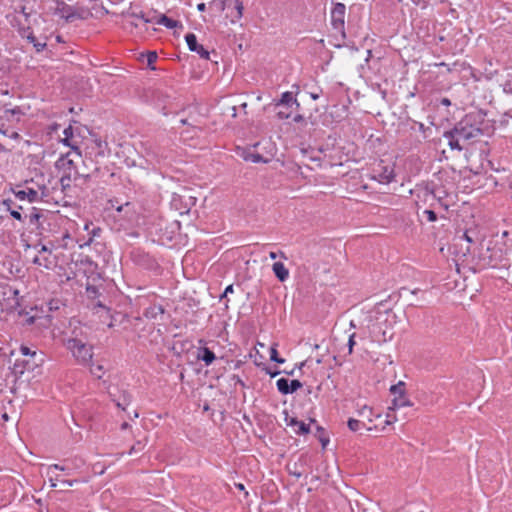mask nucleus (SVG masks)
<instances>
[{"label": "nucleus", "instance_id": "49", "mask_svg": "<svg viewBox=\"0 0 512 512\" xmlns=\"http://www.w3.org/2000/svg\"><path fill=\"white\" fill-rule=\"evenodd\" d=\"M420 192H422L424 194L425 197H430V198H434V195L432 192H430L428 189H423L421 190Z\"/></svg>", "mask_w": 512, "mask_h": 512}, {"label": "nucleus", "instance_id": "18", "mask_svg": "<svg viewBox=\"0 0 512 512\" xmlns=\"http://www.w3.org/2000/svg\"><path fill=\"white\" fill-rule=\"evenodd\" d=\"M197 358L205 363L206 366H209L216 359V356L213 351H211L207 347H203L199 349Z\"/></svg>", "mask_w": 512, "mask_h": 512}, {"label": "nucleus", "instance_id": "32", "mask_svg": "<svg viewBox=\"0 0 512 512\" xmlns=\"http://www.w3.org/2000/svg\"><path fill=\"white\" fill-rule=\"evenodd\" d=\"M503 91L505 93L512 94V76L509 75L503 83Z\"/></svg>", "mask_w": 512, "mask_h": 512}, {"label": "nucleus", "instance_id": "33", "mask_svg": "<svg viewBox=\"0 0 512 512\" xmlns=\"http://www.w3.org/2000/svg\"><path fill=\"white\" fill-rule=\"evenodd\" d=\"M301 387H302V383L299 380L295 379V380L289 381L290 394L296 392Z\"/></svg>", "mask_w": 512, "mask_h": 512}, {"label": "nucleus", "instance_id": "45", "mask_svg": "<svg viewBox=\"0 0 512 512\" xmlns=\"http://www.w3.org/2000/svg\"><path fill=\"white\" fill-rule=\"evenodd\" d=\"M42 253H49L51 254V249L48 248L46 245H41V248L39 250V255Z\"/></svg>", "mask_w": 512, "mask_h": 512}, {"label": "nucleus", "instance_id": "57", "mask_svg": "<svg viewBox=\"0 0 512 512\" xmlns=\"http://www.w3.org/2000/svg\"><path fill=\"white\" fill-rule=\"evenodd\" d=\"M2 419H3L4 421H7V420L9 419L8 414H7V413H4V414L2 415Z\"/></svg>", "mask_w": 512, "mask_h": 512}, {"label": "nucleus", "instance_id": "16", "mask_svg": "<svg viewBox=\"0 0 512 512\" xmlns=\"http://www.w3.org/2000/svg\"><path fill=\"white\" fill-rule=\"evenodd\" d=\"M272 270L277 277V279L281 282H284L289 277V270L285 267L282 262H275L272 265Z\"/></svg>", "mask_w": 512, "mask_h": 512}, {"label": "nucleus", "instance_id": "7", "mask_svg": "<svg viewBox=\"0 0 512 512\" xmlns=\"http://www.w3.org/2000/svg\"><path fill=\"white\" fill-rule=\"evenodd\" d=\"M29 223L36 226L38 229L44 230V223L48 221L49 224L55 223L57 217L51 215L49 212H44L41 209L33 207L29 214Z\"/></svg>", "mask_w": 512, "mask_h": 512}, {"label": "nucleus", "instance_id": "14", "mask_svg": "<svg viewBox=\"0 0 512 512\" xmlns=\"http://www.w3.org/2000/svg\"><path fill=\"white\" fill-rule=\"evenodd\" d=\"M370 333L372 340L379 343L391 340L393 337V333L391 331L387 329L383 330L378 323L373 325Z\"/></svg>", "mask_w": 512, "mask_h": 512}, {"label": "nucleus", "instance_id": "3", "mask_svg": "<svg viewBox=\"0 0 512 512\" xmlns=\"http://www.w3.org/2000/svg\"><path fill=\"white\" fill-rule=\"evenodd\" d=\"M55 15L64 19L66 22H74L75 20L87 19L91 12L83 6H72L66 4L63 0H56Z\"/></svg>", "mask_w": 512, "mask_h": 512}, {"label": "nucleus", "instance_id": "21", "mask_svg": "<svg viewBox=\"0 0 512 512\" xmlns=\"http://www.w3.org/2000/svg\"><path fill=\"white\" fill-rule=\"evenodd\" d=\"M32 262L35 265L40 266V267H44L46 269H50L53 266V261L51 260V258L48 257V256H45V255H42V254L36 255L33 258Z\"/></svg>", "mask_w": 512, "mask_h": 512}, {"label": "nucleus", "instance_id": "9", "mask_svg": "<svg viewBox=\"0 0 512 512\" xmlns=\"http://www.w3.org/2000/svg\"><path fill=\"white\" fill-rule=\"evenodd\" d=\"M107 209H115L126 220H131L135 213L132 203L129 201L121 203L118 199L108 200Z\"/></svg>", "mask_w": 512, "mask_h": 512}, {"label": "nucleus", "instance_id": "24", "mask_svg": "<svg viewBox=\"0 0 512 512\" xmlns=\"http://www.w3.org/2000/svg\"><path fill=\"white\" fill-rule=\"evenodd\" d=\"M277 389L280 393L287 395L290 394L289 380L286 378H280L276 382Z\"/></svg>", "mask_w": 512, "mask_h": 512}, {"label": "nucleus", "instance_id": "58", "mask_svg": "<svg viewBox=\"0 0 512 512\" xmlns=\"http://www.w3.org/2000/svg\"><path fill=\"white\" fill-rule=\"evenodd\" d=\"M236 487L239 489V490H244V485L239 483V484H236Z\"/></svg>", "mask_w": 512, "mask_h": 512}, {"label": "nucleus", "instance_id": "41", "mask_svg": "<svg viewBox=\"0 0 512 512\" xmlns=\"http://www.w3.org/2000/svg\"><path fill=\"white\" fill-rule=\"evenodd\" d=\"M278 256H280V257H281V258H283V259H286V256H285V254H284L282 251H280L279 253L274 252V251H271V252L269 253V257H270V259H272V260H275Z\"/></svg>", "mask_w": 512, "mask_h": 512}, {"label": "nucleus", "instance_id": "20", "mask_svg": "<svg viewBox=\"0 0 512 512\" xmlns=\"http://www.w3.org/2000/svg\"><path fill=\"white\" fill-rule=\"evenodd\" d=\"M164 313L161 305H152L145 309L144 316L148 319H156L159 315Z\"/></svg>", "mask_w": 512, "mask_h": 512}, {"label": "nucleus", "instance_id": "28", "mask_svg": "<svg viewBox=\"0 0 512 512\" xmlns=\"http://www.w3.org/2000/svg\"><path fill=\"white\" fill-rule=\"evenodd\" d=\"M393 405L396 408H400V407L410 406L411 404H410L409 400L406 397H404V395L402 394L393 400Z\"/></svg>", "mask_w": 512, "mask_h": 512}, {"label": "nucleus", "instance_id": "61", "mask_svg": "<svg viewBox=\"0 0 512 512\" xmlns=\"http://www.w3.org/2000/svg\"><path fill=\"white\" fill-rule=\"evenodd\" d=\"M442 103L445 105H448V104H450V101L448 99H443Z\"/></svg>", "mask_w": 512, "mask_h": 512}, {"label": "nucleus", "instance_id": "22", "mask_svg": "<svg viewBox=\"0 0 512 512\" xmlns=\"http://www.w3.org/2000/svg\"><path fill=\"white\" fill-rule=\"evenodd\" d=\"M157 24L163 25L164 27L168 29H174L178 26V21L167 17L166 15H161L159 19L157 20Z\"/></svg>", "mask_w": 512, "mask_h": 512}, {"label": "nucleus", "instance_id": "17", "mask_svg": "<svg viewBox=\"0 0 512 512\" xmlns=\"http://www.w3.org/2000/svg\"><path fill=\"white\" fill-rule=\"evenodd\" d=\"M63 134H64V139L62 140V143L68 147H71L74 154L78 157V158H81V152L79 150V148L74 145L73 143L70 142V138L73 136V129H72V126H68L64 129L63 131Z\"/></svg>", "mask_w": 512, "mask_h": 512}, {"label": "nucleus", "instance_id": "4", "mask_svg": "<svg viewBox=\"0 0 512 512\" xmlns=\"http://www.w3.org/2000/svg\"><path fill=\"white\" fill-rule=\"evenodd\" d=\"M395 164L380 160L371 169L370 178L380 184H390L395 180Z\"/></svg>", "mask_w": 512, "mask_h": 512}, {"label": "nucleus", "instance_id": "52", "mask_svg": "<svg viewBox=\"0 0 512 512\" xmlns=\"http://www.w3.org/2000/svg\"><path fill=\"white\" fill-rule=\"evenodd\" d=\"M156 53L155 52H152L150 55H149V58H148V62L151 63L152 61H154L156 59Z\"/></svg>", "mask_w": 512, "mask_h": 512}, {"label": "nucleus", "instance_id": "63", "mask_svg": "<svg viewBox=\"0 0 512 512\" xmlns=\"http://www.w3.org/2000/svg\"><path fill=\"white\" fill-rule=\"evenodd\" d=\"M241 107L245 109L247 107V104L246 103H242Z\"/></svg>", "mask_w": 512, "mask_h": 512}, {"label": "nucleus", "instance_id": "64", "mask_svg": "<svg viewBox=\"0 0 512 512\" xmlns=\"http://www.w3.org/2000/svg\"><path fill=\"white\" fill-rule=\"evenodd\" d=\"M304 365H305V363H304V362H301V363L299 364V368L301 369Z\"/></svg>", "mask_w": 512, "mask_h": 512}, {"label": "nucleus", "instance_id": "5", "mask_svg": "<svg viewBox=\"0 0 512 512\" xmlns=\"http://www.w3.org/2000/svg\"><path fill=\"white\" fill-rule=\"evenodd\" d=\"M12 193L19 201H26L28 203H35L42 201L46 196L45 187L33 188L26 183L25 185H18L12 189Z\"/></svg>", "mask_w": 512, "mask_h": 512}, {"label": "nucleus", "instance_id": "31", "mask_svg": "<svg viewBox=\"0 0 512 512\" xmlns=\"http://www.w3.org/2000/svg\"><path fill=\"white\" fill-rule=\"evenodd\" d=\"M404 386H405V384L400 381L397 385L391 386L390 391L394 395H396V394L402 395L404 392Z\"/></svg>", "mask_w": 512, "mask_h": 512}, {"label": "nucleus", "instance_id": "56", "mask_svg": "<svg viewBox=\"0 0 512 512\" xmlns=\"http://www.w3.org/2000/svg\"><path fill=\"white\" fill-rule=\"evenodd\" d=\"M129 427V424L127 422L122 423L121 429L125 430Z\"/></svg>", "mask_w": 512, "mask_h": 512}, {"label": "nucleus", "instance_id": "46", "mask_svg": "<svg viewBox=\"0 0 512 512\" xmlns=\"http://www.w3.org/2000/svg\"><path fill=\"white\" fill-rule=\"evenodd\" d=\"M49 476H50L49 481H50V483H51V487H53V488H54V487H56V486H57L56 481H58V480H59V479H58V477H57V476H56V477H53V476H52V474H51V475H49Z\"/></svg>", "mask_w": 512, "mask_h": 512}, {"label": "nucleus", "instance_id": "35", "mask_svg": "<svg viewBox=\"0 0 512 512\" xmlns=\"http://www.w3.org/2000/svg\"><path fill=\"white\" fill-rule=\"evenodd\" d=\"M355 336H356V334H355V333H352V334H350V335H349L348 344H347V345H348V353H349V354H352V352H353V347H354V345L356 344V342H355Z\"/></svg>", "mask_w": 512, "mask_h": 512}, {"label": "nucleus", "instance_id": "8", "mask_svg": "<svg viewBox=\"0 0 512 512\" xmlns=\"http://www.w3.org/2000/svg\"><path fill=\"white\" fill-rule=\"evenodd\" d=\"M392 422L393 420L390 418V415H386V418L383 421V425L381 427L379 425H368L364 420H358L355 418H350L347 422V425L352 432H357L361 429H366L367 431H382Z\"/></svg>", "mask_w": 512, "mask_h": 512}, {"label": "nucleus", "instance_id": "26", "mask_svg": "<svg viewBox=\"0 0 512 512\" xmlns=\"http://www.w3.org/2000/svg\"><path fill=\"white\" fill-rule=\"evenodd\" d=\"M3 204L7 207V209L9 210L10 212V215L16 219V220H19V221H22L23 220V217L19 211V209H12L11 208V204H12V201L11 200H5L3 202Z\"/></svg>", "mask_w": 512, "mask_h": 512}, {"label": "nucleus", "instance_id": "51", "mask_svg": "<svg viewBox=\"0 0 512 512\" xmlns=\"http://www.w3.org/2000/svg\"><path fill=\"white\" fill-rule=\"evenodd\" d=\"M197 9H198L200 12L205 11V9H206V5H205V3H199V4L197 5Z\"/></svg>", "mask_w": 512, "mask_h": 512}, {"label": "nucleus", "instance_id": "12", "mask_svg": "<svg viewBox=\"0 0 512 512\" xmlns=\"http://www.w3.org/2000/svg\"><path fill=\"white\" fill-rule=\"evenodd\" d=\"M185 40L190 51L197 53L203 59H209V52L202 45L198 44L195 34H186Z\"/></svg>", "mask_w": 512, "mask_h": 512}, {"label": "nucleus", "instance_id": "44", "mask_svg": "<svg viewBox=\"0 0 512 512\" xmlns=\"http://www.w3.org/2000/svg\"><path fill=\"white\" fill-rule=\"evenodd\" d=\"M226 113L227 114H230L231 117L235 118L236 117V106L235 105H231L227 108L226 110Z\"/></svg>", "mask_w": 512, "mask_h": 512}, {"label": "nucleus", "instance_id": "27", "mask_svg": "<svg viewBox=\"0 0 512 512\" xmlns=\"http://www.w3.org/2000/svg\"><path fill=\"white\" fill-rule=\"evenodd\" d=\"M270 360L273 361V362H276L278 364H283L285 362V359L280 358L278 356L277 344H273L270 347Z\"/></svg>", "mask_w": 512, "mask_h": 512}, {"label": "nucleus", "instance_id": "55", "mask_svg": "<svg viewBox=\"0 0 512 512\" xmlns=\"http://www.w3.org/2000/svg\"><path fill=\"white\" fill-rule=\"evenodd\" d=\"M310 96L313 100H317L319 98V95L316 93H310Z\"/></svg>", "mask_w": 512, "mask_h": 512}, {"label": "nucleus", "instance_id": "6", "mask_svg": "<svg viewBox=\"0 0 512 512\" xmlns=\"http://www.w3.org/2000/svg\"><path fill=\"white\" fill-rule=\"evenodd\" d=\"M71 153L61 156L57 162L56 167L63 171L61 182L65 180L71 181L76 180L80 175L76 169L75 162L70 158Z\"/></svg>", "mask_w": 512, "mask_h": 512}, {"label": "nucleus", "instance_id": "48", "mask_svg": "<svg viewBox=\"0 0 512 512\" xmlns=\"http://www.w3.org/2000/svg\"><path fill=\"white\" fill-rule=\"evenodd\" d=\"M299 422H300V421H298L297 419H295V418H291V419L288 421V423H287V424H288L289 426L296 427V426H297V424H298Z\"/></svg>", "mask_w": 512, "mask_h": 512}, {"label": "nucleus", "instance_id": "23", "mask_svg": "<svg viewBox=\"0 0 512 512\" xmlns=\"http://www.w3.org/2000/svg\"><path fill=\"white\" fill-rule=\"evenodd\" d=\"M89 365H90V373L97 379H101L103 377V375L105 374V369H104L103 365L92 364V362Z\"/></svg>", "mask_w": 512, "mask_h": 512}, {"label": "nucleus", "instance_id": "47", "mask_svg": "<svg viewBox=\"0 0 512 512\" xmlns=\"http://www.w3.org/2000/svg\"><path fill=\"white\" fill-rule=\"evenodd\" d=\"M293 121L295 123H300V122H304V117L300 114H297L293 117Z\"/></svg>", "mask_w": 512, "mask_h": 512}, {"label": "nucleus", "instance_id": "36", "mask_svg": "<svg viewBox=\"0 0 512 512\" xmlns=\"http://www.w3.org/2000/svg\"><path fill=\"white\" fill-rule=\"evenodd\" d=\"M20 353L24 356H34L36 354L35 351L24 345L20 347Z\"/></svg>", "mask_w": 512, "mask_h": 512}, {"label": "nucleus", "instance_id": "37", "mask_svg": "<svg viewBox=\"0 0 512 512\" xmlns=\"http://www.w3.org/2000/svg\"><path fill=\"white\" fill-rule=\"evenodd\" d=\"M15 13L16 14H21V16L27 20L28 17H29V13L26 12V8L22 5H20L19 7H16L15 8Z\"/></svg>", "mask_w": 512, "mask_h": 512}, {"label": "nucleus", "instance_id": "25", "mask_svg": "<svg viewBox=\"0 0 512 512\" xmlns=\"http://www.w3.org/2000/svg\"><path fill=\"white\" fill-rule=\"evenodd\" d=\"M116 403V406L122 410H125L127 406L131 403V396L124 392L122 397L118 400H113Z\"/></svg>", "mask_w": 512, "mask_h": 512}, {"label": "nucleus", "instance_id": "53", "mask_svg": "<svg viewBox=\"0 0 512 512\" xmlns=\"http://www.w3.org/2000/svg\"><path fill=\"white\" fill-rule=\"evenodd\" d=\"M267 373L273 378L276 377L278 374H280V371H267Z\"/></svg>", "mask_w": 512, "mask_h": 512}, {"label": "nucleus", "instance_id": "54", "mask_svg": "<svg viewBox=\"0 0 512 512\" xmlns=\"http://www.w3.org/2000/svg\"><path fill=\"white\" fill-rule=\"evenodd\" d=\"M468 243H471L472 242V239L465 233L463 234L462 236Z\"/></svg>", "mask_w": 512, "mask_h": 512}, {"label": "nucleus", "instance_id": "42", "mask_svg": "<svg viewBox=\"0 0 512 512\" xmlns=\"http://www.w3.org/2000/svg\"><path fill=\"white\" fill-rule=\"evenodd\" d=\"M143 448H144V445H143V444H141V442H138L136 445H134V446L131 448V450H130L129 454L136 453V452H138V451L142 450Z\"/></svg>", "mask_w": 512, "mask_h": 512}, {"label": "nucleus", "instance_id": "50", "mask_svg": "<svg viewBox=\"0 0 512 512\" xmlns=\"http://www.w3.org/2000/svg\"><path fill=\"white\" fill-rule=\"evenodd\" d=\"M61 482H62L63 484H65V485H67V486H70V487H71V486H73V485L77 482V480H62Z\"/></svg>", "mask_w": 512, "mask_h": 512}, {"label": "nucleus", "instance_id": "11", "mask_svg": "<svg viewBox=\"0 0 512 512\" xmlns=\"http://www.w3.org/2000/svg\"><path fill=\"white\" fill-rule=\"evenodd\" d=\"M346 7L343 3H335L331 9V24L334 29L342 30L344 28Z\"/></svg>", "mask_w": 512, "mask_h": 512}, {"label": "nucleus", "instance_id": "15", "mask_svg": "<svg viewBox=\"0 0 512 512\" xmlns=\"http://www.w3.org/2000/svg\"><path fill=\"white\" fill-rule=\"evenodd\" d=\"M241 156L243 157V159L245 161H249L252 163H268L269 162V159L264 158L262 155H260L259 153L255 152L254 150H251V149L244 150L242 152Z\"/></svg>", "mask_w": 512, "mask_h": 512}, {"label": "nucleus", "instance_id": "60", "mask_svg": "<svg viewBox=\"0 0 512 512\" xmlns=\"http://www.w3.org/2000/svg\"><path fill=\"white\" fill-rule=\"evenodd\" d=\"M49 305L50 310L57 309V306H55V304H52V302H50Z\"/></svg>", "mask_w": 512, "mask_h": 512}, {"label": "nucleus", "instance_id": "43", "mask_svg": "<svg viewBox=\"0 0 512 512\" xmlns=\"http://www.w3.org/2000/svg\"><path fill=\"white\" fill-rule=\"evenodd\" d=\"M233 292H234L233 285H228V286L225 288V290H224V292H223V294L221 295V297H220V298H221V299H222V298H225V297H227V295H228V294H231V293H233Z\"/></svg>", "mask_w": 512, "mask_h": 512}, {"label": "nucleus", "instance_id": "39", "mask_svg": "<svg viewBox=\"0 0 512 512\" xmlns=\"http://www.w3.org/2000/svg\"><path fill=\"white\" fill-rule=\"evenodd\" d=\"M86 291L90 297H96L99 293L98 288L95 286H87Z\"/></svg>", "mask_w": 512, "mask_h": 512}, {"label": "nucleus", "instance_id": "30", "mask_svg": "<svg viewBox=\"0 0 512 512\" xmlns=\"http://www.w3.org/2000/svg\"><path fill=\"white\" fill-rule=\"evenodd\" d=\"M297 429L295 430L296 433L298 434H307L309 433L310 431V427L309 425H307L306 423L300 421L298 424H297Z\"/></svg>", "mask_w": 512, "mask_h": 512}, {"label": "nucleus", "instance_id": "19", "mask_svg": "<svg viewBox=\"0 0 512 512\" xmlns=\"http://www.w3.org/2000/svg\"><path fill=\"white\" fill-rule=\"evenodd\" d=\"M231 4L234 5V10H235V12L230 15L231 22L236 23L243 16L244 6H243L242 1H240V0H232V1H230V5Z\"/></svg>", "mask_w": 512, "mask_h": 512}, {"label": "nucleus", "instance_id": "62", "mask_svg": "<svg viewBox=\"0 0 512 512\" xmlns=\"http://www.w3.org/2000/svg\"><path fill=\"white\" fill-rule=\"evenodd\" d=\"M350 327H352V328H355V327H356V325H355L354 321H351V322H350Z\"/></svg>", "mask_w": 512, "mask_h": 512}, {"label": "nucleus", "instance_id": "40", "mask_svg": "<svg viewBox=\"0 0 512 512\" xmlns=\"http://www.w3.org/2000/svg\"><path fill=\"white\" fill-rule=\"evenodd\" d=\"M424 213L427 215V219L430 222H434L437 219L436 213L432 210H425Z\"/></svg>", "mask_w": 512, "mask_h": 512}, {"label": "nucleus", "instance_id": "38", "mask_svg": "<svg viewBox=\"0 0 512 512\" xmlns=\"http://www.w3.org/2000/svg\"><path fill=\"white\" fill-rule=\"evenodd\" d=\"M291 112H292V109L290 111L280 110L277 112V117L281 120L288 119L291 117Z\"/></svg>", "mask_w": 512, "mask_h": 512}, {"label": "nucleus", "instance_id": "34", "mask_svg": "<svg viewBox=\"0 0 512 512\" xmlns=\"http://www.w3.org/2000/svg\"><path fill=\"white\" fill-rule=\"evenodd\" d=\"M70 239V235L67 231H65L63 234H62V239L59 243H57V247H61V248H66L67 247V242L66 240Z\"/></svg>", "mask_w": 512, "mask_h": 512}, {"label": "nucleus", "instance_id": "29", "mask_svg": "<svg viewBox=\"0 0 512 512\" xmlns=\"http://www.w3.org/2000/svg\"><path fill=\"white\" fill-rule=\"evenodd\" d=\"M54 470L64 471V472H67V474H70V472H69L70 469L67 466L59 465V464L49 465L48 468H47V474L48 475L53 474Z\"/></svg>", "mask_w": 512, "mask_h": 512}, {"label": "nucleus", "instance_id": "2", "mask_svg": "<svg viewBox=\"0 0 512 512\" xmlns=\"http://www.w3.org/2000/svg\"><path fill=\"white\" fill-rule=\"evenodd\" d=\"M66 349L80 365H89L93 358V346L77 337L67 338L64 342Z\"/></svg>", "mask_w": 512, "mask_h": 512}, {"label": "nucleus", "instance_id": "59", "mask_svg": "<svg viewBox=\"0 0 512 512\" xmlns=\"http://www.w3.org/2000/svg\"><path fill=\"white\" fill-rule=\"evenodd\" d=\"M49 305L50 310L57 309V306H55V304H52V302H50Z\"/></svg>", "mask_w": 512, "mask_h": 512}, {"label": "nucleus", "instance_id": "1", "mask_svg": "<svg viewBox=\"0 0 512 512\" xmlns=\"http://www.w3.org/2000/svg\"><path fill=\"white\" fill-rule=\"evenodd\" d=\"M484 133V118L481 113H469L455 127L444 133L448 145L453 150H463Z\"/></svg>", "mask_w": 512, "mask_h": 512}, {"label": "nucleus", "instance_id": "10", "mask_svg": "<svg viewBox=\"0 0 512 512\" xmlns=\"http://www.w3.org/2000/svg\"><path fill=\"white\" fill-rule=\"evenodd\" d=\"M356 414L368 425H378L376 421L382 419V414L379 411H375L368 405L358 406L356 409Z\"/></svg>", "mask_w": 512, "mask_h": 512}, {"label": "nucleus", "instance_id": "13", "mask_svg": "<svg viewBox=\"0 0 512 512\" xmlns=\"http://www.w3.org/2000/svg\"><path fill=\"white\" fill-rule=\"evenodd\" d=\"M276 107H284L287 110L292 109L295 107L298 109L300 107L299 102L297 101L296 97L294 96L293 92L286 91L281 94V97L279 100L275 102Z\"/></svg>", "mask_w": 512, "mask_h": 512}]
</instances>
